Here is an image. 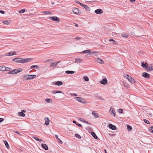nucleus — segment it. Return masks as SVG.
Instances as JSON below:
<instances>
[{"instance_id": "53", "label": "nucleus", "mask_w": 153, "mask_h": 153, "mask_svg": "<svg viewBox=\"0 0 153 153\" xmlns=\"http://www.w3.org/2000/svg\"><path fill=\"white\" fill-rule=\"evenodd\" d=\"M4 120V119L2 118H0V123L2 122Z\"/></svg>"}, {"instance_id": "6", "label": "nucleus", "mask_w": 153, "mask_h": 153, "mask_svg": "<svg viewBox=\"0 0 153 153\" xmlns=\"http://www.w3.org/2000/svg\"><path fill=\"white\" fill-rule=\"evenodd\" d=\"M95 61L101 64H103L104 63V61L103 60L99 58H95Z\"/></svg>"}, {"instance_id": "35", "label": "nucleus", "mask_w": 153, "mask_h": 153, "mask_svg": "<svg viewBox=\"0 0 153 153\" xmlns=\"http://www.w3.org/2000/svg\"><path fill=\"white\" fill-rule=\"evenodd\" d=\"M3 23L4 24L6 25H8L10 24V22H9V20H8L3 21Z\"/></svg>"}, {"instance_id": "39", "label": "nucleus", "mask_w": 153, "mask_h": 153, "mask_svg": "<svg viewBox=\"0 0 153 153\" xmlns=\"http://www.w3.org/2000/svg\"><path fill=\"white\" fill-rule=\"evenodd\" d=\"M149 130L150 132L153 133V126L150 127L149 128Z\"/></svg>"}, {"instance_id": "49", "label": "nucleus", "mask_w": 153, "mask_h": 153, "mask_svg": "<svg viewBox=\"0 0 153 153\" xmlns=\"http://www.w3.org/2000/svg\"><path fill=\"white\" fill-rule=\"evenodd\" d=\"M10 70V68L8 67H5V71H9Z\"/></svg>"}, {"instance_id": "5", "label": "nucleus", "mask_w": 153, "mask_h": 153, "mask_svg": "<svg viewBox=\"0 0 153 153\" xmlns=\"http://www.w3.org/2000/svg\"><path fill=\"white\" fill-rule=\"evenodd\" d=\"M60 62V61H58L56 62H52L51 63L50 67L51 68L55 67H56L57 64Z\"/></svg>"}, {"instance_id": "1", "label": "nucleus", "mask_w": 153, "mask_h": 153, "mask_svg": "<svg viewBox=\"0 0 153 153\" xmlns=\"http://www.w3.org/2000/svg\"><path fill=\"white\" fill-rule=\"evenodd\" d=\"M32 59L28 58L24 59L22 58H17L13 59L12 60L16 62L24 63L25 62H28Z\"/></svg>"}, {"instance_id": "41", "label": "nucleus", "mask_w": 153, "mask_h": 153, "mask_svg": "<svg viewBox=\"0 0 153 153\" xmlns=\"http://www.w3.org/2000/svg\"><path fill=\"white\" fill-rule=\"evenodd\" d=\"M129 82L133 84L135 83V80L132 78L130 79V80Z\"/></svg>"}, {"instance_id": "28", "label": "nucleus", "mask_w": 153, "mask_h": 153, "mask_svg": "<svg viewBox=\"0 0 153 153\" xmlns=\"http://www.w3.org/2000/svg\"><path fill=\"white\" fill-rule=\"evenodd\" d=\"M91 134L92 136L95 139H97L98 138V137L96 135V134L94 132H92L91 133Z\"/></svg>"}, {"instance_id": "48", "label": "nucleus", "mask_w": 153, "mask_h": 153, "mask_svg": "<svg viewBox=\"0 0 153 153\" xmlns=\"http://www.w3.org/2000/svg\"><path fill=\"white\" fill-rule=\"evenodd\" d=\"M118 112L120 113H122L123 112V110L122 109H119L118 110Z\"/></svg>"}, {"instance_id": "30", "label": "nucleus", "mask_w": 153, "mask_h": 153, "mask_svg": "<svg viewBox=\"0 0 153 153\" xmlns=\"http://www.w3.org/2000/svg\"><path fill=\"white\" fill-rule=\"evenodd\" d=\"M4 144L7 147V148L8 149L9 148V145L7 141L6 140H4Z\"/></svg>"}, {"instance_id": "17", "label": "nucleus", "mask_w": 153, "mask_h": 153, "mask_svg": "<svg viewBox=\"0 0 153 153\" xmlns=\"http://www.w3.org/2000/svg\"><path fill=\"white\" fill-rule=\"evenodd\" d=\"M42 147L46 150H47L48 149V146L45 144H42Z\"/></svg>"}, {"instance_id": "47", "label": "nucleus", "mask_w": 153, "mask_h": 153, "mask_svg": "<svg viewBox=\"0 0 153 153\" xmlns=\"http://www.w3.org/2000/svg\"><path fill=\"white\" fill-rule=\"evenodd\" d=\"M38 68V66L37 65H32L30 66L31 68Z\"/></svg>"}, {"instance_id": "52", "label": "nucleus", "mask_w": 153, "mask_h": 153, "mask_svg": "<svg viewBox=\"0 0 153 153\" xmlns=\"http://www.w3.org/2000/svg\"><path fill=\"white\" fill-rule=\"evenodd\" d=\"M76 3H77V4H79V5H82V4L80 3V2H79V1H77V2H76Z\"/></svg>"}, {"instance_id": "44", "label": "nucleus", "mask_w": 153, "mask_h": 153, "mask_svg": "<svg viewBox=\"0 0 153 153\" xmlns=\"http://www.w3.org/2000/svg\"><path fill=\"white\" fill-rule=\"evenodd\" d=\"M25 11V9H24L21 10L19 12V13H24Z\"/></svg>"}, {"instance_id": "64", "label": "nucleus", "mask_w": 153, "mask_h": 153, "mask_svg": "<svg viewBox=\"0 0 153 153\" xmlns=\"http://www.w3.org/2000/svg\"><path fill=\"white\" fill-rule=\"evenodd\" d=\"M105 152L106 153V151L105 150Z\"/></svg>"}, {"instance_id": "43", "label": "nucleus", "mask_w": 153, "mask_h": 153, "mask_svg": "<svg viewBox=\"0 0 153 153\" xmlns=\"http://www.w3.org/2000/svg\"><path fill=\"white\" fill-rule=\"evenodd\" d=\"M144 121L147 124H150V122L147 120L144 119Z\"/></svg>"}, {"instance_id": "54", "label": "nucleus", "mask_w": 153, "mask_h": 153, "mask_svg": "<svg viewBox=\"0 0 153 153\" xmlns=\"http://www.w3.org/2000/svg\"><path fill=\"white\" fill-rule=\"evenodd\" d=\"M75 39H81V38L79 37H77L75 38Z\"/></svg>"}, {"instance_id": "33", "label": "nucleus", "mask_w": 153, "mask_h": 153, "mask_svg": "<svg viewBox=\"0 0 153 153\" xmlns=\"http://www.w3.org/2000/svg\"><path fill=\"white\" fill-rule=\"evenodd\" d=\"M32 137L36 140L40 142L42 140V139H39L38 137Z\"/></svg>"}, {"instance_id": "40", "label": "nucleus", "mask_w": 153, "mask_h": 153, "mask_svg": "<svg viewBox=\"0 0 153 153\" xmlns=\"http://www.w3.org/2000/svg\"><path fill=\"white\" fill-rule=\"evenodd\" d=\"M83 79L85 81H88L89 80L87 76H84Z\"/></svg>"}, {"instance_id": "60", "label": "nucleus", "mask_w": 153, "mask_h": 153, "mask_svg": "<svg viewBox=\"0 0 153 153\" xmlns=\"http://www.w3.org/2000/svg\"><path fill=\"white\" fill-rule=\"evenodd\" d=\"M75 26L76 27H78V25L77 24H75Z\"/></svg>"}, {"instance_id": "56", "label": "nucleus", "mask_w": 153, "mask_h": 153, "mask_svg": "<svg viewBox=\"0 0 153 153\" xmlns=\"http://www.w3.org/2000/svg\"><path fill=\"white\" fill-rule=\"evenodd\" d=\"M0 13H1L2 14H4V12L3 10H0Z\"/></svg>"}, {"instance_id": "37", "label": "nucleus", "mask_w": 153, "mask_h": 153, "mask_svg": "<svg viewBox=\"0 0 153 153\" xmlns=\"http://www.w3.org/2000/svg\"><path fill=\"white\" fill-rule=\"evenodd\" d=\"M91 53H93L95 54V55L96 56H98V55H99V53L98 52L94 51L93 52H92Z\"/></svg>"}, {"instance_id": "55", "label": "nucleus", "mask_w": 153, "mask_h": 153, "mask_svg": "<svg viewBox=\"0 0 153 153\" xmlns=\"http://www.w3.org/2000/svg\"><path fill=\"white\" fill-rule=\"evenodd\" d=\"M14 131V132H15V133H17V134H20V133L19 132H18V131H16L14 130V131Z\"/></svg>"}, {"instance_id": "4", "label": "nucleus", "mask_w": 153, "mask_h": 153, "mask_svg": "<svg viewBox=\"0 0 153 153\" xmlns=\"http://www.w3.org/2000/svg\"><path fill=\"white\" fill-rule=\"evenodd\" d=\"M74 98L76 100H77L79 102L83 103H85V100L82 98L80 97H76Z\"/></svg>"}, {"instance_id": "19", "label": "nucleus", "mask_w": 153, "mask_h": 153, "mask_svg": "<svg viewBox=\"0 0 153 153\" xmlns=\"http://www.w3.org/2000/svg\"><path fill=\"white\" fill-rule=\"evenodd\" d=\"M12 56V52L8 53L6 54H5L4 55H0V58H2L3 56Z\"/></svg>"}, {"instance_id": "20", "label": "nucleus", "mask_w": 153, "mask_h": 153, "mask_svg": "<svg viewBox=\"0 0 153 153\" xmlns=\"http://www.w3.org/2000/svg\"><path fill=\"white\" fill-rule=\"evenodd\" d=\"M55 137L56 138L57 140L58 141V142L59 143H60L61 144H62V141L59 138L58 136V135L56 134V135H55Z\"/></svg>"}, {"instance_id": "36", "label": "nucleus", "mask_w": 153, "mask_h": 153, "mask_svg": "<svg viewBox=\"0 0 153 153\" xmlns=\"http://www.w3.org/2000/svg\"><path fill=\"white\" fill-rule=\"evenodd\" d=\"M75 136L78 139H80L81 138L80 136L78 134H75Z\"/></svg>"}, {"instance_id": "62", "label": "nucleus", "mask_w": 153, "mask_h": 153, "mask_svg": "<svg viewBox=\"0 0 153 153\" xmlns=\"http://www.w3.org/2000/svg\"><path fill=\"white\" fill-rule=\"evenodd\" d=\"M124 77L125 78H126V77H127V76H126V75H125L124 76Z\"/></svg>"}, {"instance_id": "8", "label": "nucleus", "mask_w": 153, "mask_h": 153, "mask_svg": "<svg viewBox=\"0 0 153 153\" xmlns=\"http://www.w3.org/2000/svg\"><path fill=\"white\" fill-rule=\"evenodd\" d=\"M109 112L111 115H113L114 117L115 116V111L113 108H111L109 110Z\"/></svg>"}, {"instance_id": "3", "label": "nucleus", "mask_w": 153, "mask_h": 153, "mask_svg": "<svg viewBox=\"0 0 153 153\" xmlns=\"http://www.w3.org/2000/svg\"><path fill=\"white\" fill-rule=\"evenodd\" d=\"M36 77V75H26L24 76V77L27 80L31 79Z\"/></svg>"}, {"instance_id": "27", "label": "nucleus", "mask_w": 153, "mask_h": 153, "mask_svg": "<svg viewBox=\"0 0 153 153\" xmlns=\"http://www.w3.org/2000/svg\"><path fill=\"white\" fill-rule=\"evenodd\" d=\"M121 36L123 37L126 38L128 36V35L127 33H123L121 34Z\"/></svg>"}, {"instance_id": "2", "label": "nucleus", "mask_w": 153, "mask_h": 153, "mask_svg": "<svg viewBox=\"0 0 153 153\" xmlns=\"http://www.w3.org/2000/svg\"><path fill=\"white\" fill-rule=\"evenodd\" d=\"M22 71V68L15 69L9 71L8 74H15L19 73L20 72Z\"/></svg>"}, {"instance_id": "11", "label": "nucleus", "mask_w": 153, "mask_h": 153, "mask_svg": "<svg viewBox=\"0 0 153 153\" xmlns=\"http://www.w3.org/2000/svg\"><path fill=\"white\" fill-rule=\"evenodd\" d=\"M95 13L97 14H101L102 13L103 11L101 9H99L95 10Z\"/></svg>"}, {"instance_id": "31", "label": "nucleus", "mask_w": 153, "mask_h": 153, "mask_svg": "<svg viewBox=\"0 0 153 153\" xmlns=\"http://www.w3.org/2000/svg\"><path fill=\"white\" fill-rule=\"evenodd\" d=\"M74 73V71H65V73L67 74H73Z\"/></svg>"}, {"instance_id": "58", "label": "nucleus", "mask_w": 153, "mask_h": 153, "mask_svg": "<svg viewBox=\"0 0 153 153\" xmlns=\"http://www.w3.org/2000/svg\"><path fill=\"white\" fill-rule=\"evenodd\" d=\"M73 123H75L76 124V122L75 120H73Z\"/></svg>"}, {"instance_id": "61", "label": "nucleus", "mask_w": 153, "mask_h": 153, "mask_svg": "<svg viewBox=\"0 0 153 153\" xmlns=\"http://www.w3.org/2000/svg\"><path fill=\"white\" fill-rule=\"evenodd\" d=\"M85 123H86L87 124H89L88 122H87V121H86L85 122Z\"/></svg>"}, {"instance_id": "10", "label": "nucleus", "mask_w": 153, "mask_h": 153, "mask_svg": "<svg viewBox=\"0 0 153 153\" xmlns=\"http://www.w3.org/2000/svg\"><path fill=\"white\" fill-rule=\"evenodd\" d=\"M108 127L110 129L113 130H115L117 128L115 126L111 124L108 125Z\"/></svg>"}, {"instance_id": "38", "label": "nucleus", "mask_w": 153, "mask_h": 153, "mask_svg": "<svg viewBox=\"0 0 153 153\" xmlns=\"http://www.w3.org/2000/svg\"><path fill=\"white\" fill-rule=\"evenodd\" d=\"M126 76L127 77L126 78V79H127L129 81H130V79H131L132 78V77L130 76H129L127 74Z\"/></svg>"}, {"instance_id": "50", "label": "nucleus", "mask_w": 153, "mask_h": 153, "mask_svg": "<svg viewBox=\"0 0 153 153\" xmlns=\"http://www.w3.org/2000/svg\"><path fill=\"white\" fill-rule=\"evenodd\" d=\"M76 125L79 127H81L82 126L81 124L79 123H76Z\"/></svg>"}, {"instance_id": "24", "label": "nucleus", "mask_w": 153, "mask_h": 153, "mask_svg": "<svg viewBox=\"0 0 153 153\" xmlns=\"http://www.w3.org/2000/svg\"><path fill=\"white\" fill-rule=\"evenodd\" d=\"M148 70L146 69V70H147V71H152L153 70V65H152L150 67H148V68H147Z\"/></svg>"}, {"instance_id": "34", "label": "nucleus", "mask_w": 153, "mask_h": 153, "mask_svg": "<svg viewBox=\"0 0 153 153\" xmlns=\"http://www.w3.org/2000/svg\"><path fill=\"white\" fill-rule=\"evenodd\" d=\"M42 13H43L46 14H51V12L50 11H43L42 12Z\"/></svg>"}, {"instance_id": "23", "label": "nucleus", "mask_w": 153, "mask_h": 153, "mask_svg": "<svg viewBox=\"0 0 153 153\" xmlns=\"http://www.w3.org/2000/svg\"><path fill=\"white\" fill-rule=\"evenodd\" d=\"M18 114L19 116L23 117H25V114L22 111L19 112Z\"/></svg>"}, {"instance_id": "15", "label": "nucleus", "mask_w": 153, "mask_h": 153, "mask_svg": "<svg viewBox=\"0 0 153 153\" xmlns=\"http://www.w3.org/2000/svg\"><path fill=\"white\" fill-rule=\"evenodd\" d=\"M143 76L145 78H149V75L146 72H144L143 73Z\"/></svg>"}, {"instance_id": "45", "label": "nucleus", "mask_w": 153, "mask_h": 153, "mask_svg": "<svg viewBox=\"0 0 153 153\" xmlns=\"http://www.w3.org/2000/svg\"><path fill=\"white\" fill-rule=\"evenodd\" d=\"M123 85L126 87H128L129 86V85L126 83L125 82H123Z\"/></svg>"}, {"instance_id": "29", "label": "nucleus", "mask_w": 153, "mask_h": 153, "mask_svg": "<svg viewBox=\"0 0 153 153\" xmlns=\"http://www.w3.org/2000/svg\"><path fill=\"white\" fill-rule=\"evenodd\" d=\"M109 41L110 42H111L112 44L113 45H116V44L115 42V41L113 39H109Z\"/></svg>"}, {"instance_id": "16", "label": "nucleus", "mask_w": 153, "mask_h": 153, "mask_svg": "<svg viewBox=\"0 0 153 153\" xmlns=\"http://www.w3.org/2000/svg\"><path fill=\"white\" fill-rule=\"evenodd\" d=\"M45 124L46 125L48 126L49 124L50 120L48 117H45Z\"/></svg>"}, {"instance_id": "13", "label": "nucleus", "mask_w": 153, "mask_h": 153, "mask_svg": "<svg viewBox=\"0 0 153 153\" xmlns=\"http://www.w3.org/2000/svg\"><path fill=\"white\" fill-rule=\"evenodd\" d=\"M53 84L58 86H60L63 85V83L61 81H58L54 82Z\"/></svg>"}, {"instance_id": "32", "label": "nucleus", "mask_w": 153, "mask_h": 153, "mask_svg": "<svg viewBox=\"0 0 153 153\" xmlns=\"http://www.w3.org/2000/svg\"><path fill=\"white\" fill-rule=\"evenodd\" d=\"M52 92L53 93V94L60 93H63V92H62L61 91H53Z\"/></svg>"}, {"instance_id": "12", "label": "nucleus", "mask_w": 153, "mask_h": 153, "mask_svg": "<svg viewBox=\"0 0 153 153\" xmlns=\"http://www.w3.org/2000/svg\"><path fill=\"white\" fill-rule=\"evenodd\" d=\"M107 82V80L105 78L103 79L100 82V83L102 85H106Z\"/></svg>"}, {"instance_id": "59", "label": "nucleus", "mask_w": 153, "mask_h": 153, "mask_svg": "<svg viewBox=\"0 0 153 153\" xmlns=\"http://www.w3.org/2000/svg\"><path fill=\"white\" fill-rule=\"evenodd\" d=\"M73 95L74 96H77V95L76 94H73Z\"/></svg>"}, {"instance_id": "14", "label": "nucleus", "mask_w": 153, "mask_h": 153, "mask_svg": "<svg viewBox=\"0 0 153 153\" xmlns=\"http://www.w3.org/2000/svg\"><path fill=\"white\" fill-rule=\"evenodd\" d=\"M72 12L75 14H77L79 13V10L78 8H75L73 9Z\"/></svg>"}, {"instance_id": "7", "label": "nucleus", "mask_w": 153, "mask_h": 153, "mask_svg": "<svg viewBox=\"0 0 153 153\" xmlns=\"http://www.w3.org/2000/svg\"><path fill=\"white\" fill-rule=\"evenodd\" d=\"M49 19L53 21L56 22H59V19L56 16L50 17Z\"/></svg>"}, {"instance_id": "57", "label": "nucleus", "mask_w": 153, "mask_h": 153, "mask_svg": "<svg viewBox=\"0 0 153 153\" xmlns=\"http://www.w3.org/2000/svg\"><path fill=\"white\" fill-rule=\"evenodd\" d=\"M21 111L23 113L25 112H26V110H23Z\"/></svg>"}, {"instance_id": "26", "label": "nucleus", "mask_w": 153, "mask_h": 153, "mask_svg": "<svg viewBox=\"0 0 153 153\" xmlns=\"http://www.w3.org/2000/svg\"><path fill=\"white\" fill-rule=\"evenodd\" d=\"M5 66L1 65L0 66V71H5Z\"/></svg>"}, {"instance_id": "22", "label": "nucleus", "mask_w": 153, "mask_h": 153, "mask_svg": "<svg viewBox=\"0 0 153 153\" xmlns=\"http://www.w3.org/2000/svg\"><path fill=\"white\" fill-rule=\"evenodd\" d=\"M92 114L94 117L97 118L99 117L98 114L97 113H96L94 111H93L92 112Z\"/></svg>"}, {"instance_id": "9", "label": "nucleus", "mask_w": 153, "mask_h": 153, "mask_svg": "<svg viewBox=\"0 0 153 153\" xmlns=\"http://www.w3.org/2000/svg\"><path fill=\"white\" fill-rule=\"evenodd\" d=\"M75 62L77 63H80L82 62V60L79 58H76L75 59Z\"/></svg>"}, {"instance_id": "21", "label": "nucleus", "mask_w": 153, "mask_h": 153, "mask_svg": "<svg viewBox=\"0 0 153 153\" xmlns=\"http://www.w3.org/2000/svg\"><path fill=\"white\" fill-rule=\"evenodd\" d=\"M81 6H82L83 7H84L87 10H90V8L89 7H88L87 5L82 4V5H81Z\"/></svg>"}, {"instance_id": "42", "label": "nucleus", "mask_w": 153, "mask_h": 153, "mask_svg": "<svg viewBox=\"0 0 153 153\" xmlns=\"http://www.w3.org/2000/svg\"><path fill=\"white\" fill-rule=\"evenodd\" d=\"M127 129L128 131H130L132 129V127L131 126L129 125H127Z\"/></svg>"}, {"instance_id": "46", "label": "nucleus", "mask_w": 153, "mask_h": 153, "mask_svg": "<svg viewBox=\"0 0 153 153\" xmlns=\"http://www.w3.org/2000/svg\"><path fill=\"white\" fill-rule=\"evenodd\" d=\"M51 100V99L46 98L45 99V101L49 103L50 102V101Z\"/></svg>"}, {"instance_id": "63", "label": "nucleus", "mask_w": 153, "mask_h": 153, "mask_svg": "<svg viewBox=\"0 0 153 153\" xmlns=\"http://www.w3.org/2000/svg\"><path fill=\"white\" fill-rule=\"evenodd\" d=\"M52 60L51 59L48 60H47V61H50V60Z\"/></svg>"}, {"instance_id": "18", "label": "nucleus", "mask_w": 153, "mask_h": 153, "mask_svg": "<svg viewBox=\"0 0 153 153\" xmlns=\"http://www.w3.org/2000/svg\"><path fill=\"white\" fill-rule=\"evenodd\" d=\"M141 66L143 67L146 68L147 69L148 68V65L146 62L144 64V62H142L141 63Z\"/></svg>"}, {"instance_id": "51", "label": "nucleus", "mask_w": 153, "mask_h": 153, "mask_svg": "<svg viewBox=\"0 0 153 153\" xmlns=\"http://www.w3.org/2000/svg\"><path fill=\"white\" fill-rule=\"evenodd\" d=\"M12 55H15L16 53V52L15 51H14L13 52H12Z\"/></svg>"}, {"instance_id": "25", "label": "nucleus", "mask_w": 153, "mask_h": 153, "mask_svg": "<svg viewBox=\"0 0 153 153\" xmlns=\"http://www.w3.org/2000/svg\"><path fill=\"white\" fill-rule=\"evenodd\" d=\"M91 52V51L90 50H87L84 51H83L81 52H80L81 53H90Z\"/></svg>"}]
</instances>
